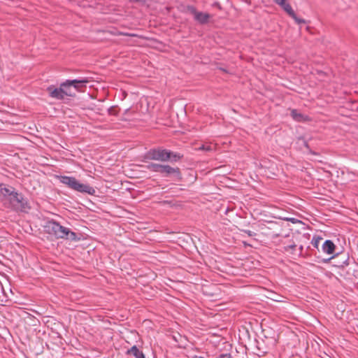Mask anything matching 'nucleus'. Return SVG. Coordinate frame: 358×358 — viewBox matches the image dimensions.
<instances>
[{
    "label": "nucleus",
    "instance_id": "22",
    "mask_svg": "<svg viewBox=\"0 0 358 358\" xmlns=\"http://www.w3.org/2000/svg\"><path fill=\"white\" fill-rule=\"evenodd\" d=\"M313 245L315 247L317 248V246H318V241L316 240L314 243H313Z\"/></svg>",
    "mask_w": 358,
    "mask_h": 358
},
{
    "label": "nucleus",
    "instance_id": "2",
    "mask_svg": "<svg viewBox=\"0 0 358 358\" xmlns=\"http://www.w3.org/2000/svg\"><path fill=\"white\" fill-rule=\"evenodd\" d=\"M172 152L166 149L155 148L151 149L146 153V158L150 160L167 162L171 157Z\"/></svg>",
    "mask_w": 358,
    "mask_h": 358
},
{
    "label": "nucleus",
    "instance_id": "12",
    "mask_svg": "<svg viewBox=\"0 0 358 358\" xmlns=\"http://www.w3.org/2000/svg\"><path fill=\"white\" fill-rule=\"evenodd\" d=\"M281 8L291 17L294 15V11L293 10L292 6L289 3L286 2V0H283V1L278 2V3Z\"/></svg>",
    "mask_w": 358,
    "mask_h": 358
},
{
    "label": "nucleus",
    "instance_id": "11",
    "mask_svg": "<svg viewBox=\"0 0 358 358\" xmlns=\"http://www.w3.org/2000/svg\"><path fill=\"white\" fill-rule=\"evenodd\" d=\"M14 189L13 187H8L4 184L0 185V194L6 199L13 193Z\"/></svg>",
    "mask_w": 358,
    "mask_h": 358
},
{
    "label": "nucleus",
    "instance_id": "17",
    "mask_svg": "<svg viewBox=\"0 0 358 358\" xmlns=\"http://www.w3.org/2000/svg\"><path fill=\"white\" fill-rule=\"evenodd\" d=\"M71 87V85H67V84L65 85V87H64V91L68 93V94H65V96H72L73 93L70 89Z\"/></svg>",
    "mask_w": 358,
    "mask_h": 358
},
{
    "label": "nucleus",
    "instance_id": "19",
    "mask_svg": "<svg viewBox=\"0 0 358 358\" xmlns=\"http://www.w3.org/2000/svg\"><path fill=\"white\" fill-rule=\"evenodd\" d=\"M291 17H292L295 20V22H296V23H298V24H301V23H304V22H305V20H304L299 18V17L296 15V14H295V13H294V16H291Z\"/></svg>",
    "mask_w": 358,
    "mask_h": 358
},
{
    "label": "nucleus",
    "instance_id": "6",
    "mask_svg": "<svg viewBox=\"0 0 358 358\" xmlns=\"http://www.w3.org/2000/svg\"><path fill=\"white\" fill-rule=\"evenodd\" d=\"M66 85V82L64 81L60 84L59 88L49 87L48 90L50 92V96L57 99H63L65 97V94H68L64 90V87H65Z\"/></svg>",
    "mask_w": 358,
    "mask_h": 358
},
{
    "label": "nucleus",
    "instance_id": "1",
    "mask_svg": "<svg viewBox=\"0 0 358 358\" xmlns=\"http://www.w3.org/2000/svg\"><path fill=\"white\" fill-rule=\"evenodd\" d=\"M59 182L66 185L69 189L80 193H85L89 195H94L96 193L95 189L87 183H82L75 177L68 176H57Z\"/></svg>",
    "mask_w": 358,
    "mask_h": 358
},
{
    "label": "nucleus",
    "instance_id": "23",
    "mask_svg": "<svg viewBox=\"0 0 358 358\" xmlns=\"http://www.w3.org/2000/svg\"><path fill=\"white\" fill-rule=\"evenodd\" d=\"M289 220H290L292 223H295L297 221L295 218H289Z\"/></svg>",
    "mask_w": 358,
    "mask_h": 358
},
{
    "label": "nucleus",
    "instance_id": "27",
    "mask_svg": "<svg viewBox=\"0 0 358 358\" xmlns=\"http://www.w3.org/2000/svg\"><path fill=\"white\" fill-rule=\"evenodd\" d=\"M332 258H333V257H331V258H329V259H327L325 262H329V261L331 259H332Z\"/></svg>",
    "mask_w": 358,
    "mask_h": 358
},
{
    "label": "nucleus",
    "instance_id": "15",
    "mask_svg": "<svg viewBox=\"0 0 358 358\" xmlns=\"http://www.w3.org/2000/svg\"><path fill=\"white\" fill-rule=\"evenodd\" d=\"M215 149V145H202L201 147L199 148V150H204V151H212Z\"/></svg>",
    "mask_w": 358,
    "mask_h": 358
},
{
    "label": "nucleus",
    "instance_id": "18",
    "mask_svg": "<svg viewBox=\"0 0 358 358\" xmlns=\"http://www.w3.org/2000/svg\"><path fill=\"white\" fill-rule=\"evenodd\" d=\"M182 156L178 153H173L172 152L171 157L170 159H172L173 161H177L178 159H180Z\"/></svg>",
    "mask_w": 358,
    "mask_h": 358
},
{
    "label": "nucleus",
    "instance_id": "26",
    "mask_svg": "<svg viewBox=\"0 0 358 358\" xmlns=\"http://www.w3.org/2000/svg\"><path fill=\"white\" fill-rule=\"evenodd\" d=\"M273 300H274V301H281V300H280V299H273Z\"/></svg>",
    "mask_w": 358,
    "mask_h": 358
},
{
    "label": "nucleus",
    "instance_id": "28",
    "mask_svg": "<svg viewBox=\"0 0 358 358\" xmlns=\"http://www.w3.org/2000/svg\"><path fill=\"white\" fill-rule=\"evenodd\" d=\"M144 358H145V357H144Z\"/></svg>",
    "mask_w": 358,
    "mask_h": 358
},
{
    "label": "nucleus",
    "instance_id": "8",
    "mask_svg": "<svg viewBox=\"0 0 358 358\" xmlns=\"http://www.w3.org/2000/svg\"><path fill=\"white\" fill-rule=\"evenodd\" d=\"M65 82L66 84L71 85V87L79 90L81 87L85 86L86 84L89 83V80L84 78L80 79L66 80Z\"/></svg>",
    "mask_w": 358,
    "mask_h": 358
},
{
    "label": "nucleus",
    "instance_id": "9",
    "mask_svg": "<svg viewBox=\"0 0 358 358\" xmlns=\"http://www.w3.org/2000/svg\"><path fill=\"white\" fill-rule=\"evenodd\" d=\"M335 250V245L331 240H326L322 245V250L328 255L333 254Z\"/></svg>",
    "mask_w": 358,
    "mask_h": 358
},
{
    "label": "nucleus",
    "instance_id": "24",
    "mask_svg": "<svg viewBox=\"0 0 358 358\" xmlns=\"http://www.w3.org/2000/svg\"><path fill=\"white\" fill-rule=\"evenodd\" d=\"M130 1H136V2H138V1H145V0H129Z\"/></svg>",
    "mask_w": 358,
    "mask_h": 358
},
{
    "label": "nucleus",
    "instance_id": "13",
    "mask_svg": "<svg viewBox=\"0 0 358 358\" xmlns=\"http://www.w3.org/2000/svg\"><path fill=\"white\" fill-rule=\"evenodd\" d=\"M291 115L294 120L298 122H301L304 120L303 115L301 113H299L298 110L295 109L292 110Z\"/></svg>",
    "mask_w": 358,
    "mask_h": 358
},
{
    "label": "nucleus",
    "instance_id": "21",
    "mask_svg": "<svg viewBox=\"0 0 358 358\" xmlns=\"http://www.w3.org/2000/svg\"><path fill=\"white\" fill-rule=\"evenodd\" d=\"M216 358H231V355L229 353L221 354L217 356Z\"/></svg>",
    "mask_w": 358,
    "mask_h": 358
},
{
    "label": "nucleus",
    "instance_id": "5",
    "mask_svg": "<svg viewBox=\"0 0 358 358\" xmlns=\"http://www.w3.org/2000/svg\"><path fill=\"white\" fill-rule=\"evenodd\" d=\"M187 10L194 16V19L200 24H206L208 22L210 15L207 13L200 12L193 6H187Z\"/></svg>",
    "mask_w": 358,
    "mask_h": 358
},
{
    "label": "nucleus",
    "instance_id": "4",
    "mask_svg": "<svg viewBox=\"0 0 358 358\" xmlns=\"http://www.w3.org/2000/svg\"><path fill=\"white\" fill-rule=\"evenodd\" d=\"M6 199L10 201L12 207L15 210L26 211L27 209L29 208L22 195L18 194L15 189Z\"/></svg>",
    "mask_w": 358,
    "mask_h": 358
},
{
    "label": "nucleus",
    "instance_id": "10",
    "mask_svg": "<svg viewBox=\"0 0 358 358\" xmlns=\"http://www.w3.org/2000/svg\"><path fill=\"white\" fill-rule=\"evenodd\" d=\"M127 355H131L135 358H144L145 357V355L142 351H141L136 345L132 346L131 348L128 349L127 351Z\"/></svg>",
    "mask_w": 358,
    "mask_h": 358
},
{
    "label": "nucleus",
    "instance_id": "7",
    "mask_svg": "<svg viewBox=\"0 0 358 358\" xmlns=\"http://www.w3.org/2000/svg\"><path fill=\"white\" fill-rule=\"evenodd\" d=\"M160 173L168 177L173 176L176 178H180V170L178 168H173L169 165H162Z\"/></svg>",
    "mask_w": 358,
    "mask_h": 358
},
{
    "label": "nucleus",
    "instance_id": "14",
    "mask_svg": "<svg viewBox=\"0 0 358 358\" xmlns=\"http://www.w3.org/2000/svg\"><path fill=\"white\" fill-rule=\"evenodd\" d=\"M162 164H155V163H150L148 165V169L154 172H161Z\"/></svg>",
    "mask_w": 358,
    "mask_h": 358
},
{
    "label": "nucleus",
    "instance_id": "3",
    "mask_svg": "<svg viewBox=\"0 0 358 358\" xmlns=\"http://www.w3.org/2000/svg\"><path fill=\"white\" fill-rule=\"evenodd\" d=\"M45 228L49 234L54 235L58 238H64L69 233V229L54 221L48 222L46 224Z\"/></svg>",
    "mask_w": 358,
    "mask_h": 358
},
{
    "label": "nucleus",
    "instance_id": "25",
    "mask_svg": "<svg viewBox=\"0 0 358 358\" xmlns=\"http://www.w3.org/2000/svg\"><path fill=\"white\" fill-rule=\"evenodd\" d=\"M277 4L278 3V2H282L283 0H273Z\"/></svg>",
    "mask_w": 358,
    "mask_h": 358
},
{
    "label": "nucleus",
    "instance_id": "20",
    "mask_svg": "<svg viewBox=\"0 0 358 358\" xmlns=\"http://www.w3.org/2000/svg\"><path fill=\"white\" fill-rule=\"evenodd\" d=\"M242 231L250 237L255 236L256 235V234L254 231L250 230H242Z\"/></svg>",
    "mask_w": 358,
    "mask_h": 358
},
{
    "label": "nucleus",
    "instance_id": "16",
    "mask_svg": "<svg viewBox=\"0 0 358 358\" xmlns=\"http://www.w3.org/2000/svg\"><path fill=\"white\" fill-rule=\"evenodd\" d=\"M64 238H69L71 241H76L77 240V234L75 232L69 230V235Z\"/></svg>",
    "mask_w": 358,
    "mask_h": 358
}]
</instances>
